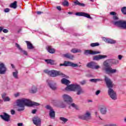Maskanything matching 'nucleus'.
I'll return each mask as SVG.
<instances>
[{
  "mask_svg": "<svg viewBox=\"0 0 126 126\" xmlns=\"http://www.w3.org/2000/svg\"><path fill=\"white\" fill-rule=\"evenodd\" d=\"M16 105L19 108L17 111L21 112L24 111V107L28 106V107H32V106H39L40 104L37 102H32L31 100L25 98L18 99L16 101Z\"/></svg>",
  "mask_w": 126,
  "mask_h": 126,
  "instance_id": "1",
  "label": "nucleus"
},
{
  "mask_svg": "<svg viewBox=\"0 0 126 126\" xmlns=\"http://www.w3.org/2000/svg\"><path fill=\"white\" fill-rule=\"evenodd\" d=\"M105 81L108 88H109L108 92L110 97L113 100H117V94L116 93V92L114 91V90L111 89L113 87V82L107 77H105Z\"/></svg>",
  "mask_w": 126,
  "mask_h": 126,
  "instance_id": "2",
  "label": "nucleus"
},
{
  "mask_svg": "<svg viewBox=\"0 0 126 126\" xmlns=\"http://www.w3.org/2000/svg\"><path fill=\"white\" fill-rule=\"evenodd\" d=\"M65 90L69 91H76L77 95H80L81 93H83V90L81 88V87L78 85L71 84L67 86L65 88Z\"/></svg>",
  "mask_w": 126,
  "mask_h": 126,
  "instance_id": "3",
  "label": "nucleus"
},
{
  "mask_svg": "<svg viewBox=\"0 0 126 126\" xmlns=\"http://www.w3.org/2000/svg\"><path fill=\"white\" fill-rule=\"evenodd\" d=\"M103 65L105 66L103 68V70L107 73V74H111V73H116L117 72V69H113L110 66L109 63V61H105L103 63Z\"/></svg>",
  "mask_w": 126,
  "mask_h": 126,
  "instance_id": "4",
  "label": "nucleus"
},
{
  "mask_svg": "<svg viewBox=\"0 0 126 126\" xmlns=\"http://www.w3.org/2000/svg\"><path fill=\"white\" fill-rule=\"evenodd\" d=\"M44 72L45 73H47V74L50 75V76H51V77H56V76H59V75L60 76H62V77H65V75L60 71L55 70L49 71L48 70H45Z\"/></svg>",
  "mask_w": 126,
  "mask_h": 126,
  "instance_id": "5",
  "label": "nucleus"
},
{
  "mask_svg": "<svg viewBox=\"0 0 126 126\" xmlns=\"http://www.w3.org/2000/svg\"><path fill=\"white\" fill-rule=\"evenodd\" d=\"M113 24L117 26V27H120V28H123V29H126V21L124 20H120L117 21L112 22Z\"/></svg>",
  "mask_w": 126,
  "mask_h": 126,
  "instance_id": "6",
  "label": "nucleus"
},
{
  "mask_svg": "<svg viewBox=\"0 0 126 126\" xmlns=\"http://www.w3.org/2000/svg\"><path fill=\"white\" fill-rule=\"evenodd\" d=\"M78 118L79 119H81V120L89 121V120H91V113L87 111L84 115H80L78 116Z\"/></svg>",
  "mask_w": 126,
  "mask_h": 126,
  "instance_id": "7",
  "label": "nucleus"
},
{
  "mask_svg": "<svg viewBox=\"0 0 126 126\" xmlns=\"http://www.w3.org/2000/svg\"><path fill=\"white\" fill-rule=\"evenodd\" d=\"M87 66L90 68H93V69H98L100 68V66L97 65V63L92 62L87 63Z\"/></svg>",
  "mask_w": 126,
  "mask_h": 126,
  "instance_id": "8",
  "label": "nucleus"
},
{
  "mask_svg": "<svg viewBox=\"0 0 126 126\" xmlns=\"http://www.w3.org/2000/svg\"><path fill=\"white\" fill-rule=\"evenodd\" d=\"M64 65V66H72L73 67H76L78 66V64L70 62L65 61L63 64H60V66Z\"/></svg>",
  "mask_w": 126,
  "mask_h": 126,
  "instance_id": "9",
  "label": "nucleus"
},
{
  "mask_svg": "<svg viewBox=\"0 0 126 126\" xmlns=\"http://www.w3.org/2000/svg\"><path fill=\"white\" fill-rule=\"evenodd\" d=\"M45 108L47 109V110H50L49 111V116L50 118H55L56 117V114L55 113V111L53 109V108L51 107L50 105H47Z\"/></svg>",
  "mask_w": 126,
  "mask_h": 126,
  "instance_id": "10",
  "label": "nucleus"
},
{
  "mask_svg": "<svg viewBox=\"0 0 126 126\" xmlns=\"http://www.w3.org/2000/svg\"><path fill=\"white\" fill-rule=\"evenodd\" d=\"M0 117L2 120L5 121V122H9L10 121V116L5 112H4L3 115H0Z\"/></svg>",
  "mask_w": 126,
  "mask_h": 126,
  "instance_id": "11",
  "label": "nucleus"
},
{
  "mask_svg": "<svg viewBox=\"0 0 126 126\" xmlns=\"http://www.w3.org/2000/svg\"><path fill=\"white\" fill-rule=\"evenodd\" d=\"M33 124L36 126H41V119L38 117H35L32 119Z\"/></svg>",
  "mask_w": 126,
  "mask_h": 126,
  "instance_id": "12",
  "label": "nucleus"
},
{
  "mask_svg": "<svg viewBox=\"0 0 126 126\" xmlns=\"http://www.w3.org/2000/svg\"><path fill=\"white\" fill-rule=\"evenodd\" d=\"M63 98L64 102H66L67 104H70L72 102V99L67 94L63 95Z\"/></svg>",
  "mask_w": 126,
  "mask_h": 126,
  "instance_id": "13",
  "label": "nucleus"
},
{
  "mask_svg": "<svg viewBox=\"0 0 126 126\" xmlns=\"http://www.w3.org/2000/svg\"><path fill=\"white\" fill-rule=\"evenodd\" d=\"M76 15L78 16H84V17H87V18H89L90 19H92V17L88 13L85 12H77L75 13Z\"/></svg>",
  "mask_w": 126,
  "mask_h": 126,
  "instance_id": "14",
  "label": "nucleus"
},
{
  "mask_svg": "<svg viewBox=\"0 0 126 126\" xmlns=\"http://www.w3.org/2000/svg\"><path fill=\"white\" fill-rule=\"evenodd\" d=\"M6 72V67L3 63H0V74H4Z\"/></svg>",
  "mask_w": 126,
  "mask_h": 126,
  "instance_id": "15",
  "label": "nucleus"
},
{
  "mask_svg": "<svg viewBox=\"0 0 126 126\" xmlns=\"http://www.w3.org/2000/svg\"><path fill=\"white\" fill-rule=\"evenodd\" d=\"M105 58H107V56L98 55L94 56L93 57V61H100V60L105 59Z\"/></svg>",
  "mask_w": 126,
  "mask_h": 126,
  "instance_id": "16",
  "label": "nucleus"
},
{
  "mask_svg": "<svg viewBox=\"0 0 126 126\" xmlns=\"http://www.w3.org/2000/svg\"><path fill=\"white\" fill-rule=\"evenodd\" d=\"M97 54H100L99 51H94L92 50H85V55H97Z\"/></svg>",
  "mask_w": 126,
  "mask_h": 126,
  "instance_id": "17",
  "label": "nucleus"
},
{
  "mask_svg": "<svg viewBox=\"0 0 126 126\" xmlns=\"http://www.w3.org/2000/svg\"><path fill=\"white\" fill-rule=\"evenodd\" d=\"M48 85L51 89H52V90H56L57 84H56V83H53L52 82L48 83Z\"/></svg>",
  "mask_w": 126,
  "mask_h": 126,
  "instance_id": "18",
  "label": "nucleus"
},
{
  "mask_svg": "<svg viewBox=\"0 0 126 126\" xmlns=\"http://www.w3.org/2000/svg\"><path fill=\"white\" fill-rule=\"evenodd\" d=\"M6 96V94L4 93L2 94V97L3 100L4 101V102H7L9 101H10V98L8 96Z\"/></svg>",
  "mask_w": 126,
  "mask_h": 126,
  "instance_id": "19",
  "label": "nucleus"
},
{
  "mask_svg": "<svg viewBox=\"0 0 126 126\" xmlns=\"http://www.w3.org/2000/svg\"><path fill=\"white\" fill-rule=\"evenodd\" d=\"M47 51L49 52V53H50V54H54L55 52H56L55 49H54L51 46H48Z\"/></svg>",
  "mask_w": 126,
  "mask_h": 126,
  "instance_id": "20",
  "label": "nucleus"
},
{
  "mask_svg": "<svg viewBox=\"0 0 126 126\" xmlns=\"http://www.w3.org/2000/svg\"><path fill=\"white\" fill-rule=\"evenodd\" d=\"M105 42L109 44H116V40L110 38H105Z\"/></svg>",
  "mask_w": 126,
  "mask_h": 126,
  "instance_id": "21",
  "label": "nucleus"
},
{
  "mask_svg": "<svg viewBox=\"0 0 126 126\" xmlns=\"http://www.w3.org/2000/svg\"><path fill=\"white\" fill-rule=\"evenodd\" d=\"M63 57H64L65 58H67V59H70V60H73V59L74 58V56H73V55L68 53L64 54Z\"/></svg>",
  "mask_w": 126,
  "mask_h": 126,
  "instance_id": "22",
  "label": "nucleus"
},
{
  "mask_svg": "<svg viewBox=\"0 0 126 126\" xmlns=\"http://www.w3.org/2000/svg\"><path fill=\"white\" fill-rule=\"evenodd\" d=\"M27 44V48L29 50H32V49H34V46H33V45L32 44L31 42L27 41H26Z\"/></svg>",
  "mask_w": 126,
  "mask_h": 126,
  "instance_id": "23",
  "label": "nucleus"
},
{
  "mask_svg": "<svg viewBox=\"0 0 126 126\" xmlns=\"http://www.w3.org/2000/svg\"><path fill=\"white\" fill-rule=\"evenodd\" d=\"M61 82L62 83H63V84H65V85H67L69 84V83H70V82H69V80L65 78L62 79L61 80Z\"/></svg>",
  "mask_w": 126,
  "mask_h": 126,
  "instance_id": "24",
  "label": "nucleus"
},
{
  "mask_svg": "<svg viewBox=\"0 0 126 126\" xmlns=\"http://www.w3.org/2000/svg\"><path fill=\"white\" fill-rule=\"evenodd\" d=\"M10 7L15 9V8H16V7H17V1H15L14 2L11 3L10 4Z\"/></svg>",
  "mask_w": 126,
  "mask_h": 126,
  "instance_id": "25",
  "label": "nucleus"
},
{
  "mask_svg": "<svg viewBox=\"0 0 126 126\" xmlns=\"http://www.w3.org/2000/svg\"><path fill=\"white\" fill-rule=\"evenodd\" d=\"M100 112L102 115H105L107 113V108L105 106H103L100 109Z\"/></svg>",
  "mask_w": 126,
  "mask_h": 126,
  "instance_id": "26",
  "label": "nucleus"
},
{
  "mask_svg": "<svg viewBox=\"0 0 126 126\" xmlns=\"http://www.w3.org/2000/svg\"><path fill=\"white\" fill-rule=\"evenodd\" d=\"M74 3H75V5H79V6H85V4L80 3L79 1H78V0L74 1Z\"/></svg>",
  "mask_w": 126,
  "mask_h": 126,
  "instance_id": "27",
  "label": "nucleus"
},
{
  "mask_svg": "<svg viewBox=\"0 0 126 126\" xmlns=\"http://www.w3.org/2000/svg\"><path fill=\"white\" fill-rule=\"evenodd\" d=\"M30 93H36L37 92V88L35 86H33L31 90H30Z\"/></svg>",
  "mask_w": 126,
  "mask_h": 126,
  "instance_id": "28",
  "label": "nucleus"
},
{
  "mask_svg": "<svg viewBox=\"0 0 126 126\" xmlns=\"http://www.w3.org/2000/svg\"><path fill=\"white\" fill-rule=\"evenodd\" d=\"M71 53H81V51L80 49H77L76 48H74L71 50Z\"/></svg>",
  "mask_w": 126,
  "mask_h": 126,
  "instance_id": "29",
  "label": "nucleus"
},
{
  "mask_svg": "<svg viewBox=\"0 0 126 126\" xmlns=\"http://www.w3.org/2000/svg\"><path fill=\"white\" fill-rule=\"evenodd\" d=\"M1 31H3V33H8V30L6 29H3V27H0V33L1 32Z\"/></svg>",
  "mask_w": 126,
  "mask_h": 126,
  "instance_id": "30",
  "label": "nucleus"
},
{
  "mask_svg": "<svg viewBox=\"0 0 126 126\" xmlns=\"http://www.w3.org/2000/svg\"><path fill=\"white\" fill-rule=\"evenodd\" d=\"M102 79H92L90 80L91 82H97V81H102Z\"/></svg>",
  "mask_w": 126,
  "mask_h": 126,
  "instance_id": "31",
  "label": "nucleus"
},
{
  "mask_svg": "<svg viewBox=\"0 0 126 126\" xmlns=\"http://www.w3.org/2000/svg\"><path fill=\"white\" fill-rule=\"evenodd\" d=\"M45 61L47 63H49L50 64H54V61L52 60H45Z\"/></svg>",
  "mask_w": 126,
  "mask_h": 126,
  "instance_id": "32",
  "label": "nucleus"
},
{
  "mask_svg": "<svg viewBox=\"0 0 126 126\" xmlns=\"http://www.w3.org/2000/svg\"><path fill=\"white\" fill-rule=\"evenodd\" d=\"M62 4L63 5V6H68V5H69L68 1L66 0H64V1H63Z\"/></svg>",
  "mask_w": 126,
  "mask_h": 126,
  "instance_id": "33",
  "label": "nucleus"
},
{
  "mask_svg": "<svg viewBox=\"0 0 126 126\" xmlns=\"http://www.w3.org/2000/svg\"><path fill=\"white\" fill-rule=\"evenodd\" d=\"M100 44L98 42L92 43L91 44V47H97L99 46Z\"/></svg>",
  "mask_w": 126,
  "mask_h": 126,
  "instance_id": "34",
  "label": "nucleus"
},
{
  "mask_svg": "<svg viewBox=\"0 0 126 126\" xmlns=\"http://www.w3.org/2000/svg\"><path fill=\"white\" fill-rule=\"evenodd\" d=\"M60 120H61V121H62V122H63L64 124H65V123H66V122H67L68 121V120L64 117H60Z\"/></svg>",
  "mask_w": 126,
  "mask_h": 126,
  "instance_id": "35",
  "label": "nucleus"
},
{
  "mask_svg": "<svg viewBox=\"0 0 126 126\" xmlns=\"http://www.w3.org/2000/svg\"><path fill=\"white\" fill-rule=\"evenodd\" d=\"M109 62H110L112 63H114L115 64L119 63V61L118 60H116L115 59L110 60H109Z\"/></svg>",
  "mask_w": 126,
  "mask_h": 126,
  "instance_id": "36",
  "label": "nucleus"
},
{
  "mask_svg": "<svg viewBox=\"0 0 126 126\" xmlns=\"http://www.w3.org/2000/svg\"><path fill=\"white\" fill-rule=\"evenodd\" d=\"M121 11L123 14L126 15V7H123L121 9Z\"/></svg>",
  "mask_w": 126,
  "mask_h": 126,
  "instance_id": "37",
  "label": "nucleus"
},
{
  "mask_svg": "<svg viewBox=\"0 0 126 126\" xmlns=\"http://www.w3.org/2000/svg\"><path fill=\"white\" fill-rule=\"evenodd\" d=\"M17 74H18V71H16L15 72H13V76L15 78H18V77L17 76Z\"/></svg>",
  "mask_w": 126,
  "mask_h": 126,
  "instance_id": "38",
  "label": "nucleus"
},
{
  "mask_svg": "<svg viewBox=\"0 0 126 126\" xmlns=\"http://www.w3.org/2000/svg\"><path fill=\"white\" fill-rule=\"evenodd\" d=\"M71 106L73 108H74L75 109H76V110H78V106L77 105H76L75 104L72 103Z\"/></svg>",
  "mask_w": 126,
  "mask_h": 126,
  "instance_id": "39",
  "label": "nucleus"
},
{
  "mask_svg": "<svg viewBox=\"0 0 126 126\" xmlns=\"http://www.w3.org/2000/svg\"><path fill=\"white\" fill-rule=\"evenodd\" d=\"M15 45H16V47H17V48H18V49H19L20 51H22V48L20 47V45H19V44L16 43Z\"/></svg>",
  "mask_w": 126,
  "mask_h": 126,
  "instance_id": "40",
  "label": "nucleus"
},
{
  "mask_svg": "<svg viewBox=\"0 0 126 126\" xmlns=\"http://www.w3.org/2000/svg\"><path fill=\"white\" fill-rule=\"evenodd\" d=\"M21 53H23V54L24 55H25V56H27L28 53L26 51H25V50H23V49H22V50H20Z\"/></svg>",
  "mask_w": 126,
  "mask_h": 126,
  "instance_id": "41",
  "label": "nucleus"
},
{
  "mask_svg": "<svg viewBox=\"0 0 126 126\" xmlns=\"http://www.w3.org/2000/svg\"><path fill=\"white\" fill-rule=\"evenodd\" d=\"M110 15H113L114 16L115 15H117V13H116V12H110Z\"/></svg>",
  "mask_w": 126,
  "mask_h": 126,
  "instance_id": "42",
  "label": "nucleus"
},
{
  "mask_svg": "<svg viewBox=\"0 0 126 126\" xmlns=\"http://www.w3.org/2000/svg\"><path fill=\"white\" fill-rule=\"evenodd\" d=\"M10 10V9L8 8H6L5 9H4V12H9Z\"/></svg>",
  "mask_w": 126,
  "mask_h": 126,
  "instance_id": "43",
  "label": "nucleus"
},
{
  "mask_svg": "<svg viewBox=\"0 0 126 126\" xmlns=\"http://www.w3.org/2000/svg\"><path fill=\"white\" fill-rule=\"evenodd\" d=\"M113 19L114 20H118L119 18H118V17L117 16V15H114V16H113Z\"/></svg>",
  "mask_w": 126,
  "mask_h": 126,
  "instance_id": "44",
  "label": "nucleus"
},
{
  "mask_svg": "<svg viewBox=\"0 0 126 126\" xmlns=\"http://www.w3.org/2000/svg\"><path fill=\"white\" fill-rule=\"evenodd\" d=\"M105 126H117V125L114 124H110Z\"/></svg>",
  "mask_w": 126,
  "mask_h": 126,
  "instance_id": "45",
  "label": "nucleus"
},
{
  "mask_svg": "<svg viewBox=\"0 0 126 126\" xmlns=\"http://www.w3.org/2000/svg\"><path fill=\"white\" fill-rule=\"evenodd\" d=\"M20 95V94L19 93H17L16 94H14L15 97H18Z\"/></svg>",
  "mask_w": 126,
  "mask_h": 126,
  "instance_id": "46",
  "label": "nucleus"
},
{
  "mask_svg": "<svg viewBox=\"0 0 126 126\" xmlns=\"http://www.w3.org/2000/svg\"><path fill=\"white\" fill-rule=\"evenodd\" d=\"M80 83L82 84V85H84V84L86 83V81H83L81 82Z\"/></svg>",
  "mask_w": 126,
  "mask_h": 126,
  "instance_id": "47",
  "label": "nucleus"
},
{
  "mask_svg": "<svg viewBox=\"0 0 126 126\" xmlns=\"http://www.w3.org/2000/svg\"><path fill=\"white\" fill-rule=\"evenodd\" d=\"M57 8L58 10H59L60 11H61V10H62V7H61L60 6H58L57 7Z\"/></svg>",
  "mask_w": 126,
  "mask_h": 126,
  "instance_id": "48",
  "label": "nucleus"
},
{
  "mask_svg": "<svg viewBox=\"0 0 126 126\" xmlns=\"http://www.w3.org/2000/svg\"><path fill=\"white\" fill-rule=\"evenodd\" d=\"M11 115H14L15 114V111L14 110H11Z\"/></svg>",
  "mask_w": 126,
  "mask_h": 126,
  "instance_id": "49",
  "label": "nucleus"
},
{
  "mask_svg": "<svg viewBox=\"0 0 126 126\" xmlns=\"http://www.w3.org/2000/svg\"><path fill=\"white\" fill-rule=\"evenodd\" d=\"M100 90L97 91L95 93L96 95H99V94H100Z\"/></svg>",
  "mask_w": 126,
  "mask_h": 126,
  "instance_id": "50",
  "label": "nucleus"
},
{
  "mask_svg": "<svg viewBox=\"0 0 126 126\" xmlns=\"http://www.w3.org/2000/svg\"><path fill=\"white\" fill-rule=\"evenodd\" d=\"M36 112H37V109H33V110H32V113L33 114H36Z\"/></svg>",
  "mask_w": 126,
  "mask_h": 126,
  "instance_id": "51",
  "label": "nucleus"
},
{
  "mask_svg": "<svg viewBox=\"0 0 126 126\" xmlns=\"http://www.w3.org/2000/svg\"><path fill=\"white\" fill-rule=\"evenodd\" d=\"M123 58V56H122V55H119L118 56V59L119 60H122V58Z\"/></svg>",
  "mask_w": 126,
  "mask_h": 126,
  "instance_id": "52",
  "label": "nucleus"
},
{
  "mask_svg": "<svg viewBox=\"0 0 126 126\" xmlns=\"http://www.w3.org/2000/svg\"><path fill=\"white\" fill-rule=\"evenodd\" d=\"M43 13V12H41V11H37V14L38 15H40L41 14Z\"/></svg>",
  "mask_w": 126,
  "mask_h": 126,
  "instance_id": "53",
  "label": "nucleus"
},
{
  "mask_svg": "<svg viewBox=\"0 0 126 126\" xmlns=\"http://www.w3.org/2000/svg\"><path fill=\"white\" fill-rule=\"evenodd\" d=\"M23 126V124L22 123L18 124V126Z\"/></svg>",
  "mask_w": 126,
  "mask_h": 126,
  "instance_id": "54",
  "label": "nucleus"
},
{
  "mask_svg": "<svg viewBox=\"0 0 126 126\" xmlns=\"http://www.w3.org/2000/svg\"><path fill=\"white\" fill-rule=\"evenodd\" d=\"M65 107V105H63V106H61V108H64Z\"/></svg>",
  "mask_w": 126,
  "mask_h": 126,
  "instance_id": "55",
  "label": "nucleus"
},
{
  "mask_svg": "<svg viewBox=\"0 0 126 126\" xmlns=\"http://www.w3.org/2000/svg\"><path fill=\"white\" fill-rule=\"evenodd\" d=\"M11 66H12V67L13 68H14V65H13V64H11Z\"/></svg>",
  "mask_w": 126,
  "mask_h": 126,
  "instance_id": "56",
  "label": "nucleus"
},
{
  "mask_svg": "<svg viewBox=\"0 0 126 126\" xmlns=\"http://www.w3.org/2000/svg\"><path fill=\"white\" fill-rule=\"evenodd\" d=\"M68 14H72V13H71L70 12H68Z\"/></svg>",
  "mask_w": 126,
  "mask_h": 126,
  "instance_id": "57",
  "label": "nucleus"
},
{
  "mask_svg": "<svg viewBox=\"0 0 126 126\" xmlns=\"http://www.w3.org/2000/svg\"><path fill=\"white\" fill-rule=\"evenodd\" d=\"M95 115H96V116H97V114H98V112H95Z\"/></svg>",
  "mask_w": 126,
  "mask_h": 126,
  "instance_id": "58",
  "label": "nucleus"
},
{
  "mask_svg": "<svg viewBox=\"0 0 126 126\" xmlns=\"http://www.w3.org/2000/svg\"><path fill=\"white\" fill-rule=\"evenodd\" d=\"M124 121L126 123V118L125 119Z\"/></svg>",
  "mask_w": 126,
  "mask_h": 126,
  "instance_id": "59",
  "label": "nucleus"
},
{
  "mask_svg": "<svg viewBox=\"0 0 126 126\" xmlns=\"http://www.w3.org/2000/svg\"><path fill=\"white\" fill-rule=\"evenodd\" d=\"M91 0V1H94V0Z\"/></svg>",
  "mask_w": 126,
  "mask_h": 126,
  "instance_id": "60",
  "label": "nucleus"
},
{
  "mask_svg": "<svg viewBox=\"0 0 126 126\" xmlns=\"http://www.w3.org/2000/svg\"><path fill=\"white\" fill-rule=\"evenodd\" d=\"M89 102H92V101L90 100H89Z\"/></svg>",
  "mask_w": 126,
  "mask_h": 126,
  "instance_id": "61",
  "label": "nucleus"
}]
</instances>
